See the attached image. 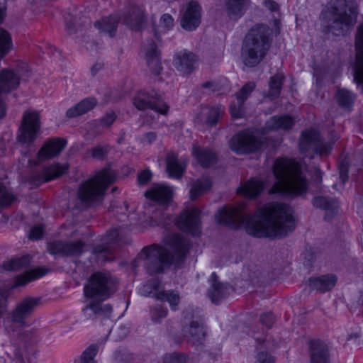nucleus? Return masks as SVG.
Returning a JSON list of instances; mask_svg holds the SVG:
<instances>
[{"label":"nucleus","mask_w":363,"mask_h":363,"mask_svg":"<svg viewBox=\"0 0 363 363\" xmlns=\"http://www.w3.org/2000/svg\"><path fill=\"white\" fill-rule=\"evenodd\" d=\"M255 88L254 82H248L236 94L237 101L233 102L230 106V113L234 118H240L244 114V102Z\"/></svg>","instance_id":"obj_26"},{"label":"nucleus","mask_w":363,"mask_h":363,"mask_svg":"<svg viewBox=\"0 0 363 363\" xmlns=\"http://www.w3.org/2000/svg\"><path fill=\"white\" fill-rule=\"evenodd\" d=\"M338 104L345 108H350L355 99L354 95L347 89H338L336 94Z\"/></svg>","instance_id":"obj_44"},{"label":"nucleus","mask_w":363,"mask_h":363,"mask_svg":"<svg viewBox=\"0 0 363 363\" xmlns=\"http://www.w3.org/2000/svg\"><path fill=\"white\" fill-rule=\"evenodd\" d=\"M337 282V277L333 274L322 275L311 277L308 280L309 286L320 292H326L331 290Z\"/></svg>","instance_id":"obj_29"},{"label":"nucleus","mask_w":363,"mask_h":363,"mask_svg":"<svg viewBox=\"0 0 363 363\" xmlns=\"http://www.w3.org/2000/svg\"><path fill=\"white\" fill-rule=\"evenodd\" d=\"M12 48V40L10 34L0 28V60L4 57Z\"/></svg>","instance_id":"obj_45"},{"label":"nucleus","mask_w":363,"mask_h":363,"mask_svg":"<svg viewBox=\"0 0 363 363\" xmlns=\"http://www.w3.org/2000/svg\"><path fill=\"white\" fill-rule=\"evenodd\" d=\"M191 234L197 237L201 234L200 211L196 207H191L183 211V233ZM186 238L183 235V260L189 248L191 247L189 243L186 244Z\"/></svg>","instance_id":"obj_15"},{"label":"nucleus","mask_w":363,"mask_h":363,"mask_svg":"<svg viewBox=\"0 0 363 363\" xmlns=\"http://www.w3.org/2000/svg\"><path fill=\"white\" fill-rule=\"evenodd\" d=\"M294 124V119L289 115L274 116L266 123V128L271 130H289Z\"/></svg>","instance_id":"obj_33"},{"label":"nucleus","mask_w":363,"mask_h":363,"mask_svg":"<svg viewBox=\"0 0 363 363\" xmlns=\"http://www.w3.org/2000/svg\"><path fill=\"white\" fill-rule=\"evenodd\" d=\"M121 233L117 228H113L107 232L104 244L96 246L93 253L98 260L110 261L113 259L112 248L114 245H121Z\"/></svg>","instance_id":"obj_16"},{"label":"nucleus","mask_w":363,"mask_h":363,"mask_svg":"<svg viewBox=\"0 0 363 363\" xmlns=\"http://www.w3.org/2000/svg\"><path fill=\"white\" fill-rule=\"evenodd\" d=\"M197 65L198 58L194 53L186 50L183 52V77L191 74Z\"/></svg>","instance_id":"obj_42"},{"label":"nucleus","mask_w":363,"mask_h":363,"mask_svg":"<svg viewBox=\"0 0 363 363\" xmlns=\"http://www.w3.org/2000/svg\"><path fill=\"white\" fill-rule=\"evenodd\" d=\"M193 154L197 162L203 167H211L217 161L216 152L211 149L194 147Z\"/></svg>","instance_id":"obj_32"},{"label":"nucleus","mask_w":363,"mask_h":363,"mask_svg":"<svg viewBox=\"0 0 363 363\" xmlns=\"http://www.w3.org/2000/svg\"><path fill=\"white\" fill-rule=\"evenodd\" d=\"M152 320L155 322L160 321L167 315V310L162 306H156L150 310Z\"/></svg>","instance_id":"obj_53"},{"label":"nucleus","mask_w":363,"mask_h":363,"mask_svg":"<svg viewBox=\"0 0 363 363\" xmlns=\"http://www.w3.org/2000/svg\"><path fill=\"white\" fill-rule=\"evenodd\" d=\"M202 310L189 308L185 311V319L190 320L189 327L186 332L189 335V340L194 344L200 345L203 342L207 335V327L203 322Z\"/></svg>","instance_id":"obj_11"},{"label":"nucleus","mask_w":363,"mask_h":363,"mask_svg":"<svg viewBox=\"0 0 363 363\" xmlns=\"http://www.w3.org/2000/svg\"><path fill=\"white\" fill-rule=\"evenodd\" d=\"M300 151L304 154H318L325 155L329 154L332 149L331 144L324 143L318 132L314 130L303 131L299 142Z\"/></svg>","instance_id":"obj_12"},{"label":"nucleus","mask_w":363,"mask_h":363,"mask_svg":"<svg viewBox=\"0 0 363 363\" xmlns=\"http://www.w3.org/2000/svg\"><path fill=\"white\" fill-rule=\"evenodd\" d=\"M156 138H157V135H156L155 133H154V132H149V133H145L143 135V139H142V142L145 145H150L151 143H152L155 140Z\"/></svg>","instance_id":"obj_60"},{"label":"nucleus","mask_w":363,"mask_h":363,"mask_svg":"<svg viewBox=\"0 0 363 363\" xmlns=\"http://www.w3.org/2000/svg\"><path fill=\"white\" fill-rule=\"evenodd\" d=\"M212 183L209 178L203 177L194 182L190 189V199H196L210 190Z\"/></svg>","instance_id":"obj_36"},{"label":"nucleus","mask_w":363,"mask_h":363,"mask_svg":"<svg viewBox=\"0 0 363 363\" xmlns=\"http://www.w3.org/2000/svg\"><path fill=\"white\" fill-rule=\"evenodd\" d=\"M272 43V30L266 25H255L243 41L241 57L247 67L257 65L266 56Z\"/></svg>","instance_id":"obj_6"},{"label":"nucleus","mask_w":363,"mask_h":363,"mask_svg":"<svg viewBox=\"0 0 363 363\" xmlns=\"http://www.w3.org/2000/svg\"><path fill=\"white\" fill-rule=\"evenodd\" d=\"M114 360L117 363H130L133 354L125 349H120L114 353Z\"/></svg>","instance_id":"obj_52"},{"label":"nucleus","mask_w":363,"mask_h":363,"mask_svg":"<svg viewBox=\"0 0 363 363\" xmlns=\"http://www.w3.org/2000/svg\"><path fill=\"white\" fill-rule=\"evenodd\" d=\"M118 23V18L116 16L110 15L96 21L94 26L100 31L108 33L110 37H113L116 34Z\"/></svg>","instance_id":"obj_34"},{"label":"nucleus","mask_w":363,"mask_h":363,"mask_svg":"<svg viewBox=\"0 0 363 363\" xmlns=\"http://www.w3.org/2000/svg\"><path fill=\"white\" fill-rule=\"evenodd\" d=\"M264 187L263 182L257 179H251L238 189V193L247 198L252 199L258 196Z\"/></svg>","instance_id":"obj_31"},{"label":"nucleus","mask_w":363,"mask_h":363,"mask_svg":"<svg viewBox=\"0 0 363 363\" xmlns=\"http://www.w3.org/2000/svg\"><path fill=\"white\" fill-rule=\"evenodd\" d=\"M166 164L169 177L176 179L182 177V165L177 155L173 152H169L166 156Z\"/></svg>","instance_id":"obj_35"},{"label":"nucleus","mask_w":363,"mask_h":363,"mask_svg":"<svg viewBox=\"0 0 363 363\" xmlns=\"http://www.w3.org/2000/svg\"><path fill=\"white\" fill-rule=\"evenodd\" d=\"M110 150L111 147L109 145H98L89 149L88 152L94 158L97 160H104L109 152Z\"/></svg>","instance_id":"obj_51"},{"label":"nucleus","mask_w":363,"mask_h":363,"mask_svg":"<svg viewBox=\"0 0 363 363\" xmlns=\"http://www.w3.org/2000/svg\"><path fill=\"white\" fill-rule=\"evenodd\" d=\"M98 350L97 345H91L84 350L79 359L75 361V363H94V359Z\"/></svg>","instance_id":"obj_49"},{"label":"nucleus","mask_w":363,"mask_h":363,"mask_svg":"<svg viewBox=\"0 0 363 363\" xmlns=\"http://www.w3.org/2000/svg\"><path fill=\"white\" fill-rule=\"evenodd\" d=\"M97 104L95 98H86L82 100L75 106L69 108L66 112L67 118H75L86 113L94 108Z\"/></svg>","instance_id":"obj_30"},{"label":"nucleus","mask_w":363,"mask_h":363,"mask_svg":"<svg viewBox=\"0 0 363 363\" xmlns=\"http://www.w3.org/2000/svg\"><path fill=\"white\" fill-rule=\"evenodd\" d=\"M210 282L211 287L208 290V296L213 303L218 304L228 296L230 286L228 284L219 282L215 272L211 274Z\"/></svg>","instance_id":"obj_25"},{"label":"nucleus","mask_w":363,"mask_h":363,"mask_svg":"<svg viewBox=\"0 0 363 363\" xmlns=\"http://www.w3.org/2000/svg\"><path fill=\"white\" fill-rule=\"evenodd\" d=\"M163 245L153 244L144 247L134 261H142L150 274L162 273L172 265L175 267L182 259V236L179 233H172L164 237Z\"/></svg>","instance_id":"obj_3"},{"label":"nucleus","mask_w":363,"mask_h":363,"mask_svg":"<svg viewBox=\"0 0 363 363\" xmlns=\"http://www.w3.org/2000/svg\"><path fill=\"white\" fill-rule=\"evenodd\" d=\"M6 11V0L0 1V23L2 22Z\"/></svg>","instance_id":"obj_63"},{"label":"nucleus","mask_w":363,"mask_h":363,"mask_svg":"<svg viewBox=\"0 0 363 363\" xmlns=\"http://www.w3.org/2000/svg\"><path fill=\"white\" fill-rule=\"evenodd\" d=\"M250 0H225V11L230 19L237 21L245 13Z\"/></svg>","instance_id":"obj_27"},{"label":"nucleus","mask_w":363,"mask_h":363,"mask_svg":"<svg viewBox=\"0 0 363 363\" xmlns=\"http://www.w3.org/2000/svg\"><path fill=\"white\" fill-rule=\"evenodd\" d=\"M29 73L26 63H21L14 72L11 69H3L0 73V94L7 93L16 89L20 83V79ZM6 108L4 104L0 99V118L4 116Z\"/></svg>","instance_id":"obj_10"},{"label":"nucleus","mask_w":363,"mask_h":363,"mask_svg":"<svg viewBox=\"0 0 363 363\" xmlns=\"http://www.w3.org/2000/svg\"><path fill=\"white\" fill-rule=\"evenodd\" d=\"M275 360L267 352H259L256 356L255 363H274Z\"/></svg>","instance_id":"obj_55"},{"label":"nucleus","mask_w":363,"mask_h":363,"mask_svg":"<svg viewBox=\"0 0 363 363\" xmlns=\"http://www.w3.org/2000/svg\"><path fill=\"white\" fill-rule=\"evenodd\" d=\"M348 175L347 171L345 167H341L340 169V179L342 182H345L347 180Z\"/></svg>","instance_id":"obj_64"},{"label":"nucleus","mask_w":363,"mask_h":363,"mask_svg":"<svg viewBox=\"0 0 363 363\" xmlns=\"http://www.w3.org/2000/svg\"><path fill=\"white\" fill-rule=\"evenodd\" d=\"M260 321L267 328H271L275 321V318L272 313H265L261 315Z\"/></svg>","instance_id":"obj_56"},{"label":"nucleus","mask_w":363,"mask_h":363,"mask_svg":"<svg viewBox=\"0 0 363 363\" xmlns=\"http://www.w3.org/2000/svg\"><path fill=\"white\" fill-rule=\"evenodd\" d=\"M69 168L68 164L55 163L45 167L40 172L33 174L30 177L31 181L40 185L43 183L49 182L62 175Z\"/></svg>","instance_id":"obj_22"},{"label":"nucleus","mask_w":363,"mask_h":363,"mask_svg":"<svg viewBox=\"0 0 363 363\" xmlns=\"http://www.w3.org/2000/svg\"><path fill=\"white\" fill-rule=\"evenodd\" d=\"M160 288V282L157 279H151L147 281L141 288V294L144 296L153 295L155 298Z\"/></svg>","instance_id":"obj_48"},{"label":"nucleus","mask_w":363,"mask_h":363,"mask_svg":"<svg viewBox=\"0 0 363 363\" xmlns=\"http://www.w3.org/2000/svg\"><path fill=\"white\" fill-rule=\"evenodd\" d=\"M48 269L43 267H38L26 272L19 275L16 279V285L22 286L28 282L38 279L48 273Z\"/></svg>","instance_id":"obj_37"},{"label":"nucleus","mask_w":363,"mask_h":363,"mask_svg":"<svg viewBox=\"0 0 363 363\" xmlns=\"http://www.w3.org/2000/svg\"><path fill=\"white\" fill-rule=\"evenodd\" d=\"M201 6L194 1H191L183 13V29L189 31L196 29L201 23Z\"/></svg>","instance_id":"obj_24"},{"label":"nucleus","mask_w":363,"mask_h":363,"mask_svg":"<svg viewBox=\"0 0 363 363\" xmlns=\"http://www.w3.org/2000/svg\"><path fill=\"white\" fill-rule=\"evenodd\" d=\"M355 0H333L322 12V23L329 33L344 35L356 21Z\"/></svg>","instance_id":"obj_5"},{"label":"nucleus","mask_w":363,"mask_h":363,"mask_svg":"<svg viewBox=\"0 0 363 363\" xmlns=\"http://www.w3.org/2000/svg\"><path fill=\"white\" fill-rule=\"evenodd\" d=\"M40 127L39 114L35 111L28 110L23 115L22 123L18 130V140L23 144L32 143L39 133Z\"/></svg>","instance_id":"obj_13"},{"label":"nucleus","mask_w":363,"mask_h":363,"mask_svg":"<svg viewBox=\"0 0 363 363\" xmlns=\"http://www.w3.org/2000/svg\"><path fill=\"white\" fill-rule=\"evenodd\" d=\"M264 5L266 8L271 11H276L279 9V5L273 0H266L264 1Z\"/></svg>","instance_id":"obj_61"},{"label":"nucleus","mask_w":363,"mask_h":363,"mask_svg":"<svg viewBox=\"0 0 363 363\" xmlns=\"http://www.w3.org/2000/svg\"><path fill=\"white\" fill-rule=\"evenodd\" d=\"M43 232L44 230L42 225H35L30 229L28 238L32 240H38L42 238Z\"/></svg>","instance_id":"obj_54"},{"label":"nucleus","mask_w":363,"mask_h":363,"mask_svg":"<svg viewBox=\"0 0 363 363\" xmlns=\"http://www.w3.org/2000/svg\"><path fill=\"white\" fill-rule=\"evenodd\" d=\"M152 173L149 169L142 171L138 176V182L140 185L146 184L152 179Z\"/></svg>","instance_id":"obj_57"},{"label":"nucleus","mask_w":363,"mask_h":363,"mask_svg":"<svg viewBox=\"0 0 363 363\" xmlns=\"http://www.w3.org/2000/svg\"><path fill=\"white\" fill-rule=\"evenodd\" d=\"M133 105L138 110L150 108L162 114H165L168 111V106L154 89L138 91L133 99Z\"/></svg>","instance_id":"obj_14"},{"label":"nucleus","mask_w":363,"mask_h":363,"mask_svg":"<svg viewBox=\"0 0 363 363\" xmlns=\"http://www.w3.org/2000/svg\"><path fill=\"white\" fill-rule=\"evenodd\" d=\"M16 199L14 195L0 183V206L7 207Z\"/></svg>","instance_id":"obj_50"},{"label":"nucleus","mask_w":363,"mask_h":363,"mask_svg":"<svg viewBox=\"0 0 363 363\" xmlns=\"http://www.w3.org/2000/svg\"><path fill=\"white\" fill-rule=\"evenodd\" d=\"M160 223L166 230L177 229L180 231L182 230V213L174 216L163 213Z\"/></svg>","instance_id":"obj_41"},{"label":"nucleus","mask_w":363,"mask_h":363,"mask_svg":"<svg viewBox=\"0 0 363 363\" xmlns=\"http://www.w3.org/2000/svg\"><path fill=\"white\" fill-rule=\"evenodd\" d=\"M116 118V116L114 113H108L101 118V124L102 126L108 127L115 121Z\"/></svg>","instance_id":"obj_58"},{"label":"nucleus","mask_w":363,"mask_h":363,"mask_svg":"<svg viewBox=\"0 0 363 363\" xmlns=\"http://www.w3.org/2000/svg\"><path fill=\"white\" fill-rule=\"evenodd\" d=\"M294 211L289 205L269 202L248 213L245 203L236 207L220 209L216 216L218 223L239 228L244 227L247 233L257 238H282L295 229Z\"/></svg>","instance_id":"obj_1"},{"label":"nucleus","mask_w":363,"mask_h":363,"mask_svg":"<svg viewBox=\"0 0 363 363\" xmlns=\"http://www.w3.org/2000/svg\"><path fill=\"white\" fill-rule=\"evenodd\" d=\"M230 149L238 154H245L259 150L262 145L259 133L255 129L239 132L229 142Z\"/></svg>","instance_id":"obj_9"},{"label":"nucleus","mask_w":363,"mask_h":363,"mask_svg":"<svg viewBox=\"0 0 363 363\" xmlns=\"http://www.w3.org/2000/svg\"><path fill=\"white\" fill-rule=\"evenodd\" d=\"M116 179V172L111 168H104L95 173L79 187L77 195L86 206L99 203L104 199L107 188Z\"/></svg>","instance_id":"obj_8"},{"label":"nucleus","mask_w":363,"mask_h":363,"mask_svg":"<svg viewBox=\"0 0 363 363\" xmlns=\"http://www.w3.org/2000/svg\"><path fill=\"white\" fill-rule=\"evenodd\" d=\"M143 51L147 64L150 69L152 73L155 75H159L162 67L160 62V52L153 40H148L143 46Z\"/></svg>","instance_id":"obj_23"},{"label":"nucleus","mask_w":363,"mask_h":363,"mask_svg":"<svg viewBox=\"0 0 363 363\" xmlns=\"http://www.w3.org/2000/svg\"><path fill=\"white\" fill-rule=\"evenodd\" d=\"M306 167L294 160L278 158L273 165V174L276 179L269 190V194L288 197H297L305 194L308 182L304 174Z\"/></svg>","instance_id":"obj_4"},{"label":"nucleus","mask_w":363,"mask_h":363,"mask_svg":"<svg viewBox=\"0 0 363 363\" xmlns=\"http://www.w3.org/2000/svg\"><path fill=\"white\" fill-rule=\"evenodd\" d=\"M173 64L178 70L180 69V67H182V56L180 54L175 55Z\"/></svg>","instance_id":"obj_62"},{"label":"nucleus","mask_w":363,"mask_h":363,"mask_svg":"<svg viewBox=\"0 0 363 363\" xmlns=\"http://www.w3.org/2000/svg\"><path fill=\"white\" fill-rule=\"evenodd\" d=\"M156 299L167 301L172 311L179 309L180 296L178 291L174 290L162 291L157 294Z\"/></svg>","instance_id":"obj_38"},{"label":"nucleus","mask_w":363,"mask_h":363,"mask_svg":"<svg viewBox=\"0 0 363 363\" xmlns=\"http://www.w3.org/2000/svg\"><path fill=\"white\" fill-rule=\"evenodd\" d=\"M174 191L173 187L165 184H154L145 193V196L160 204H169L174 196Z\"/></svg>","instance_id":"obj_21"},{"label":"nucleus","mask_w":363,"mask_h":363,"mask_svg":"<svg viewBox=\"0 0 363 363\" xmlns=\"http://www.w3.org/2000/svg\"><path fill=\"white\" fill-rule=\"evenodd\" d=\"M313 204L317 208H322L327 212L334 213L337 209L338 202L335 199L324 196H318L313 199Z\"/></svg>","instance_id":"obj_40"},{"label":"nucleus","mask_w":363,"mask_h":363,"mask_svg":"<svg viewBox=\"0 0 363 363\" xmlns=\"http://www.w3.org/2000/svg\"><path fill=\"white\" fill-rule=\"evenodd\" d=\"M309 348L311 363H329L328 349L323 341L311 340Z\"/></svg>","instance_id":"obj_28"},{"label":"nucleus","mask_w":363,"mask_h":363,"mask_svg":"<svg viewBox=\"0 0 363 363\" xmlns=\"http://www.w3.org/2000/svg\"><path fill=\"white\" fill-rule=\"evenodd\" d=\"M118 284L117 278L109 272H96L89 277L83 289L88 303L82 312L87 319L96 315L110 317L112 306L103 302L116 291Z\"/></svg>","instance_id":"obj_2"},{"label":"nucleus","mask_w":363,"mask_h":363,"mask_svg":"<svg viewBox=\"0 0 363 363\" xmlns=\"http://www.w3.org/2000/svg\"><path fill=\"white\" fill-rule=\"evenodd\" d=\"M40 303V298L28 296L18 302L13 310L11 312L10 316L4 321V325L6 330L14 335L15 333L19 336L20 341L27 342L33 336L34 331L22 330L26 325V320L33 314L36 308Z\"/></svg>","instance_id":"obj_7"},{"label":"nucleus","mask_w":363,"mask_h":363,"mask_svg":"<svg viewBox=\"0 0 363 363\" xmlns=\"http://www.w3.org/2000/svg\"><path fill=\"white\" fill-rule=\"evenodd\" d=\"M356 60L353 67L354 81L363 92V23L356 35Z\"/></svg>","instance_id":"obj_19"},{"label":"nucleus","mask_w":363,"mask_h":363,"mask_svg":"<svg viewBox=\"0 0 363 363\" xmlns=\"http://www.w3.org/2000/svg\"><path fill=\"white\" fill-rule=\"evenodd\" d=\"M66 145V140L62 138H54L48 140L38 153V161L35 160H29L30 165L38 164L39 162L57 156L63 150Z\"/></svg>","instance_id":"obj_20"},{"label":"nucleus","mask_w":363,"mask_h":363,"mask_svg":"<svg viewBox=\"0 0 363 363\" xmlns=\"http://www.w3.org/2000/svg\"><path fill=\"white\" fill-rule=\"evenodd\" d=\"M84 242L81 240L75 242L53 241L48 243V251L54 256H77L82 253Z\"/></svg>","instance_id":"obj_17"},{"label":"nucleus","mask_w":363,"mask_h":363,"mask_svg":"<svg viewBox=\"0 0 363 363\" xmlns=\"http://www.w3.org/2000/svg\"><path fill=\"white\" fill-rule=\"evenodd\" d=\"M30 262V257L28 255L23 256L19 258L11 259L4 264V267L6 270L15 271L22 267H26Z\"/></svg>","instance_id":"obj_47"},{"label":"nucleus","mask_w":363,"mask_h":363,"mask_svg":"<svg viewBox=\"0 0 363 363\" xmlns=\"http://www.w3.org/2000/svg\"><path fill=\"white\" fill-rule=\"evenodd\" d=\"M181 356L179 354L172 353L164 357L162 363H181Z\"/></svg>","instance_id":"obj_59"},{"label":"nucleus","mask_w":363,"mask_h":363,"mask_svg":"<svg viewBox=\"0 0 363 363\" xmlns=\"http://www.w3.org/2000/svg\"><path fill=\"white\" fill-rule=\"evenodd\" d=\"M174 26V19L171 15L164 13L162 15L159 25L153 26L155 35L157 40L161 37L162 34L167 33L172 30Z\"/></svg>","instance_id":"obj_39"},{"label":"nucleus","mask_w":363,"mask_h":363,"mask_svg":"<svg viewBox=\"0 0 363 363\" xmlns=\"http://www.w3.org/2000/svg\"><path fill=\"white\" fill-rule=\"evenodd\" d=\"M203 113L207 115L206 123L209 125H214L217 123L219 118L224 113L225 108L222 106H216L203 109Z\"/></svg>","instance_id":"obj_43"},{"label":"nucleus","mask_w":363,"mask_h":363,"mask_svg":"<svg viewBox=\"0 0 363 363\" xmlns=\"http://www.w3.org/2000/svg\"><path fill=\"white\" fill-rule=\"evenodd\" d=\"M284 75L281 74H277L272 77L269 82V94L272 98H277L281 92L284 82Z\"/></svg>","instance_id":"obj_46"},{"label":"nucleus","mask_w":363,"mask_h":363,"mask_svg":"<svg viewBox=\"0 0 363 363\" xmlns=\"http://www.w3.org/2000/svg\"><path fill=\"white\" fill-rule=\"evenodd\" d=\"M121 20L129 29L137 31L143 28L147 18L144 9L133 4L125 9Z\"/></svg>","instance_id":"obj_18"}]
</instances>
